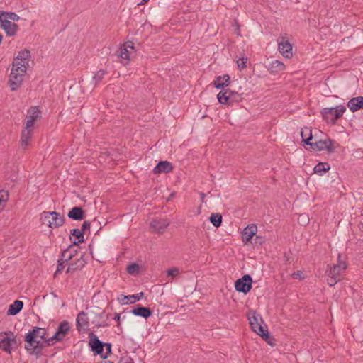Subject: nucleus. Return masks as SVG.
<instances>
[{
	"label": "nucleus",
	"instance_id": "34",
	"mask_svg": "<svg viewBox=\"0 0 363 363\" xmlns=\"http://www.w3.org/2000/svg\"><path fill=\"white\" fill-rule=\"evenodd\" d=\"M0 16L8 21H18L20 17L14 12L0 11Z\"/></svg>",
	"mask_w": 363,
	"mask_h": 363
},
{
	"label": "nucleus",
	"instance_id": "4",
	"mask_svg": "<svg viewBox=\"0 0 363 363\" xmlns=\"http://www.w3.org/2000/svg\"><path fill=\"white\" fill-rule=\"evenodd\" d=\"M346 111L344 105H339L333 108H324L321 110V115L323 120L332 124H335Z\"/></svg>",
	"mask_w": 363,
	"mask_h": 363
},
{
	"label": "nucleus",
	"instance_id": "45",
	"mask_svg": "<svg viewBox=\"0 0 363 363\" xmlns=\"http://www.w3.org/2000/svg\"><path fill=\"white\" fill-rule=\"evenodd\" d=\"M123 45L127 48L129 50L131 51V55H133V53H135V48H134V45H133V43L131 42V41H128L126 43H125L123 44Z\"/></svg>",
	"mask_w": 363,
	"mask_h": 363
},
{
	"label": "nucleus",
	"instance_id": "16",
	"mask_svg": "<svg viewBox=\"0 0 363 363\" xmlns=\"http://www.w3.org/2000/svg\"><path fill=\"white\" fill-rule=\"evenodd\" d=\"M40 335V340L46 344V346H50L47 341L50 337L47 336V332L45 328H39V327H33L32 330H30L27 333V340L28 341L33 342V335Z\"/></svg>",
	"mask_w": 363,
	"mask_h": 363
},
{
	"label": "nucleus",
	"instance_id": "46",
	"mask_svg": "<svg viewBox=\"0 0 363 363\" xmlns=\"http://www.w3.org/2000/svg\"><path fill=\"white\" fill-rule=\"evenodd\" d=\"M113 320L117 322V327L121 328V314L116 313L114 314Z\"/></svg>",
	"mask_w": 363,
	"mask_h": 363
},
{
	"label": "nucleus",
	"instance_id": "1",
	"mask_svg": "<svg viewBox=\"0 0 363 363\" xmlns=\"http://www.w3.org/2000/svg\"><path fill=\"white\" fill-rule=\"evenodd\" d=\"M41 117V111L38 106H31L27 111V121L21 133V145L25 149L33 133V128L36 121Z\"/></svg>",
	"mask_w": 363,
	"mask_h": 363
},
{
	"label": "nucleus",
	"instance_id": "9",
	"mask_svg": "<svg viewBox=\"0 0 363 363\" xmlns=\"http://www.w3.org/2000/svg\"><path fill=\"white\" fill-rule=\"evenodd\" d=\"M70 330V325L67 320H63L61 322L55 334L49 338L48 344L49 345H54L56 342L62 341L65 336L68 334Z\"/></svg>",
	"mask_w": 363,
	"mask_h": 363
},
{
	"label": "nucleus",
	"instance_id": "17",
	"mask_svg": "<svg viewBox=\"0 0 363 363\" xmlns=\"http://www.w3.org/2000/svg\"><path fill=\"white\" fill-rule=\"evenodd\" d=\"M131 313L134 315L147 319L152 315V311L148 307L138 304L132 309Z\"/></svg>",
	"mask_w": 363,
	"mask_h": 363
},
{
	"label": "nucleus",
	"instance_id": "3",
	"mask_svg": "<svg viewBox=\"0 0 363 363\" xmlns=\"http://www.w3.org/2000/svg\"><path fill=\"white\" fill-rule=\"evenodd\" d=\"M21 344L11 331L0 333V348L6 352L11 354V350H16Z\"/></svg>",
	"mask_w": 363,
	"mask_h": 363
},
{
	"label": "nucleus",
	"instance_id": "41",
	"mask_svg": "<svg viewBox=\"0 0 363 363\" xmlns=\"http://www.w3.org/2000/svg\"><path fill=\"white\" fill-rule=\"evenodd\" d=\"M247 57H241L237 61L238 67L240 69H242L247 67Z\"/></svg>",
	"mask_w": 363,
	"mask_h": 363
},
{
	"label": "nucleus",
	"instance_id": "37",
	"mask_svg": "<svg viewBox=\"0 0 363 363\" xmlns=\"http://www.w3.org/2000/svg\"><path fill=\"white\" fill-rule=\"evenodd\" d=\"M9 197L8 191L0 190V211L3 208L2 203H6Z\"/></svg>",
	"mask_w": 363,
	"mask_h": 363
},
{
	"label": "nucleus",
	"instance_id": "8",
	"mask_svg": "<svg viewBox=\"0 0 363 363\" xmlns=\"http://www.w3.org/2000/svg\"><path fill=\"white\" fill-rule=\"evenodd\" d=\"M33 342L28 341V340H27V334L25 335V349L30 354L38 355L41 352L42 350L46 347V344L40 340V335H33Z\"/></svg>",
	"mask_w": 363,
	"mask_h": 363
},
{
	"label": "nucleus",
	"instance_id": "22",
	"mask_svg": "<svg viewBox=\"0 0 363 363\" xmlns=\"http://www.w3.org/2000/svg\"><path fill=\"white\" fill-rule=\"evenodd\" d=\"M68 217L74 220H82L85 218V211L82 207L74 206L68 213Z\"/></svg>",
	"mask_w": 363,
	"mask_h": 363
},
{
	"label": "nucleus",
	"instance_id": "19",
	"mask_svg": "<svg viewBox=\"0 0 363 363\" xmlns=\"http://www.w3.org/2000/svg\"><path fill=\"white\" fill-rule=\"evenodd\" d=\"M340 255H338V263L334 264L330 270L326 271L327 274H330L335 277H340V273L347 267L346 263L340 260Z\"/></svg>",
	"mask_w": 363,
	"mask_h": 363
},
{
	"label": "nucleus",
	"instance_id": "54",
	"mask_svg": "<svg viewBox=\"0 0 363 363\" xmlns=\"http://www.w3.org/2000/svg\"><path fill=\"white\" fill-rule=\"evenodd\" d=\"M99 363H113V362H111V361H105L104 362H99Z\"/></svg>",
	"mask_w": 363,
	"mask_h": 363
},
{
	"label": "nucleus",
	"instance_id": "6",
	"mask_svg": "<svg viewBox=\"0 0 363 363\" xmlns=\"http://www.w3.org/2000/svg\"><path fill=\"white\" fill-rule=\"evenodd\" d=\"M26 70L21 67L13 66L9 79L11 91H16L21 86Z\"/></svg>",
	"mask_w": 363,
	"mask_h": 363
},
{
	"label": "nucleus",
	"instance_id": "29",
	"mask_svg": "<svg viewBox=\"0 0 363 363\" xmlns=\"http://www.w3.org/2000/svg\"><path fill=\"white\" fill-rule=\"evenodd\" d=\"M143 296H144L143 292H140L136 294L128 295V296L123 295V298L121 299V302L122 304H124V305L128 304V303L132 304V303H135L137 301L140 300L143 297Z\"/></svg>",
	"mask_w": 363,
	"mask_h": 363
},
{
	"label": "nucleus",
	"instance_id": "13",
	"mask_svg": "<svg viewBox=\"0 0 363 363\" xmlns=\"http://www.w3.org/2000/svg\"><path fill=\"white\" fill-rule=\"evenodd\" d=\"M252 279L250 275L245 274L235 282V290L244 294L248 293L252 289Z\"/></svg>",
	"mask_w": 363,
	"mask_h": 363
},
{
	"label": "nucleus",
	"instance_id": "10",
	"mask_svg": "<svg viewBox=\"0 0 363 363\" xmlns=\"http://www.w3.org/2000/svg\"><path fill=\"white\" fill-rule=\"evenodd\" d=\"M335 140L327 137L324 140L321 139L315 142H311L308 146L315 151L326 150L328 153H333L335 150Z\"/></svg>",
	"mask_w": 363,
	"mask_h": 363
},
{
	"label": "nucleus",
	"instance_id": "28",
	"mask_svg": "<svg viewBox=\"0 0 363 363\" xmlns=\"http://www.w3.org/2000/svg\"><path fill=\"white\" fill-rule=\"evenodd\" d=\"M23 303L21 301L16 300L12 304L9 306V308L7 311L8 315H17L23 308Z\"/></svg>",
	"mask_w": 363,
	"mask_h": 363
},
{
	"label": "nucleus",
	"instance_id": "50",
	"mask_svg": "<svg viewBox=\"0 0 363 363\" xmlns=\"http://www.w3.org/2000/svg\"><path fill=\"white\" fill-rule=\"evenodd\" d=\"M284 259L286 262H288L290 259L289 253H284Z\"/></svg>",
	"mask_w": 363,
	"mask_h": 363
},
{
	"label": "nucleus",
	"instance_id": "53",
	"mask_svg": "<svg viewBox=\"0 0 363 363\" xmlns=\"http://www.w3.org/2000/svg\"><path fill=\"white\" fill-rule=\"evenodd\" d=\"M149 0H142L140 3H138V5H143L146 4Z\"/></svg>",
	"mask_w": 363,
	"mask_h": 363
},
{
	"label": "nucleus",
	"instance_id": "27",
	"mask_svg": "<svg viewBox=\"0 0 363 363\" xmlns=\"http://www.w3.org/2000/svg\"><path fill=\"white\" fill-rule=\"evenodd\" d=\"M86 264L85 259L83 258V256H81L79 259L76 260L75 262L71 263L67 269V273H73L74 272L77 270H79L82 269Z\"/></svg>",
	"mask_w": 363,
	"mask_h": 363
},
{
	"label": "nucleus",
	"instance_id": "20",
	"mask_svg": "<svg viewBox=\"0 0 363 363\" xmlns=\"http://www.w3.org/2000/svg\"><path fill=\"white\" fill-rule=\"evenodd\" d=\"M352 112H356L359 109H363V96L353 97L350 99L347 104Z\"/></svg>",
	"mask_w": 363,
	"mask_h": 363
},
{
	"label": "nucleus",
	"instance_id": "26",
	"mask_svg": "<svg viewBox=\"0 0 363 363\" xmlns=\"http://www.w3.org/2000/svg\"><path fill=\"white\" fill-rule=\"evenodd\" d=\"M79 247L74 245L73 244L70 245L67 249H65L62 253L61 257L64 258L65 262H68L70 260L77 252V249Z\"/></svg>",
	"mask_w": 363,
	"mask_h": 363
},
{
	"label": "nucleus",
	"instance_id": "48",
	"mask_svg": "<svg viewBox=\"0 0 363 363\" xmlns=\"http://www.w3.org/2000/svg\"><path fill=\"white\" fill-rule=\"evenodd\" d=\"M104 347H106V355L111 354V347H112L111 344L104 342Z\"/></svg>",
	"mask_w": 363,
	"mask_h": 363
},
{
	"label": "nucleus",
	"instance_id": "12",
	"mask_svg": "<svg viewBox=\"0 0 363 363\" xmlns=\"http://www.w3.org/2000/svg\"><path fill=\"white\" fill-rule=\"evenodd\" d=\"M278 50L286 59H290L293 56L292 45L286 36L279 37L277 38Z\"/></svg>",
	"mask_w": 363,
	"mask_h": 363
},
{
	"label": "nucleus",
	"instance_id": "2",
	"mask_svg": "<svg viewBox=\"0 0 363 363\" xmlns=\"http://www.w3.org/2000/svg\"><path fill=\"white\" fill-rule=\"evenodd\" d=\"M247 318L252 330L272 346V339L270 338L267 325L264 324L260 315L257 314L255 311H250L247 313Z\"/></svg>",
	"mask_w": 363,
	"mask_h": 363
},
{
	"label": "nucleus",
	"instance_id": "14",
	"mask_svg": "<svg viewBox=\"0 0 363 363\" xmlns=\"http://www.w3.org/2000/svg\"><path fill=\"white\" fill-rule=\"evenodd\" d=\"M30 57V52L29 50L24 49L20 51L13 60V66L21 67V68L27 69Z\"/></svg>",
	"mask_w": 363,
	"mask_h": 363
},
{
	"label": "nucleus",
	"instance_id": "56",
	"mask_svg": "<svg viewBox=\"0 0 363 363\" xmlns=\"http://www.w3.org/2000/svg\"><path fill=\"white\" fill-rule=\"evenodd\" d=\"M104 314V311H102V312L101 313L100 315H102Z\"/></svg>",
	"mask_w": 363,
	"mask_h": 363
},
{
	"label": "nucleus",
	"instance_id": "31",
	"mask_svg": "<svg viewBox=\"0 0 363 363\" xmlns=\"http://www.w3.org/2000/svg\"><path fill=\"white\" fill-rule=\"evenodd\" d=\"M70 234L72 236L75 237L78 240L72 241V244L79 247V243H82L84 241V233L78 228L71 230Z\"/></svg>",
	"mask_w": 363,
	"mask_h": 363
},
{
	"label": "nucleus",
	"instance_id": "40",
	"mask_svg": "<svg viewBox=\"0 0 363 363\" xmlns=\"http://www.w3.org/2000/svg\"><path fill=\"white\" fill-rule=\"evenodd\" d=\"M327 275L328 277V278L327 279L328 284L330 286H335L341 279V277H335L330 274H327Z\"/></svg>",
	"mask_w": 363,
	"mask_h": 363
},
{
	"label": "nucleus",
	"instance_id": "36",
	"mask_svg": "<svg viewBox=\"0 0 363 363\" xmlns=\"http://www.w3.org/2000/svg\"><path fill=\"white\" fill-rule=\"evenodd\" d=\"M126 270L130 274H137L139 273L140 267L138 264L132 263L128 265Z\"/></svg>",
	"mask_w": 363,
	"mask_h": 363
},
{
	"label": "nucleus",
	"instance_id": "42",
	"mask_svg": "<svg viewBox=\"0 0 363 363\" xmlns=\"http://www.w3.org/2000/svg\"><path fill=\"white\" fill-rule=\"evenodd\" d=\"M274 67H277L278 71H282L285 69V65L279 60L274 61Z\"/></svg>",
	"mask_w": 363,
	"mask_h": 363
},
{
	"label": "nucleus",
	"instance_id": "30",
	"mask_svg": "<svg viewBox=\"0 0 363 363\" xmlns=\"http://www.w3.org/2000/svg\"><path fill=\"white\" fill-rule=\"evenodd\" d=\"M301 136L303 144L308 145L313 138L312 129L309 127H304L301 129Z\"/></svg>",
	"mask_w": 363,
	"mask_h": 363
},
{
	"label": "nucleus",
	"instance_id": "33",
	"mask_svg": "<svg viewBox=\"0 0 363 363\" xmlns=\"http://www.w3.org/2000/svg\"><path fill=\"white\" fill-rule=\"evenodd\" d=\"M209 220L213 226L218 228L222 224L223 218L220 213H212L209 218Z\"/></svg>",
	"mask_w": 363,
	"mask_h": 363
},
{
	"label": "nucleus",
	"instance_id": "55",
	"mask_svg": "<svg viewBox=\"0 0 363 363\" xmlns=\"http://www.w3.org/2000/svg\"><path fill=\"white\" fill-rule=\"evenodd\" d=\"M130 362H125V363H133L132 359L130 358Z\"/></svg>",
	"mask_w": 363,
	"mask_h": 363
},
{
	"label": "nucleus",
	"instance_id": "51",
	"mask_svg": "<svg viewBox=\"0 0 363 363\" xmlns=\"http://www.w3.org/2000/svg\"><path fill=\"white\" fill-rule=\"evenodd\" d=\"M199 194H200V196H201V201L203 202L204 201V199L206 197V194L204 193H202V192L200 193Z\"/></svg>",
	"mask_w": 363,
	"mask_h": 363
},
{
	"label": "nucleus",
	"instance_id": "24",
	"mask_svg": "<svg viewBox=\"0 0 363 363\" xmlns=\"http://www.w3.org/2000/svg\"><path fill=\"white\" fill-rule=\"evenodd\" d=\"M257 232V226L255 225H247L242 232V240L244 242H249Z\"/></svg>",
	"mask_w": 363,
	"mask_h": 363
},
{
	"label": "nucleus",
	"instance_id": "18",
	"mask_svg": "<svg viewBox=\"0 0 363 363\" xmlns=\"http://www.w3.org/2000/svg\"><path fill=\"white\" fill-rule=\"evenodd\" d=\"M169 225V222L164 218L153 219L150 223V227L158 233H162Z\"/></svg>",
	"mask_w": 363,
	"mask_h": 363
},
{
	"label": "nucleus",
	"instance_id": "32",
	"mask_svg": "<svg viewBox=\"0 0 363 363\" xmlns=\"http://www.w3.org/2000/svg\"><path fill=\"white\" fill-rule=\"evenodd\" d=\"M330 168V166L328 162H319L314 167L313 171L315 173L322 175L323 173L328 172Z\"/></svg>",
	"mask_w": 363,
	"mask_h": 363
},
{
	"label": "nucleus",
	"instance_id": "25",
	"mask_svg": "<svg viewBox=\"0 0 363 363\" xmlns=\"http://www.w3.org/2000/svg\"><path fill=\"white\" fill-rule=\"evenodd\" d=\"M230 83V76L225 74L223 76H218L213 82L214 86L216 89H224Z\"/></svg>",
	"mask_w": 363,
	"mask_h": 363
},
{
	"label": "nucleus",
	"instance_id": "44",
	"mask_svg": "<svg viewBox=\"0 0 363 363\" xmlns=\"http://www.w3.org/2000/svg\"><path fill=\"white\" fill-rule=\"evenodd\" d=\"M90 225H91L90 221H89V220L84 221V223L82 225V229L80 230L82 231V233H83L84 234L87 230H89Z\"/></svg>",
	"mask_w": 363,
	"mask_h": 363
},
{
	"label": "nucleus",
	"instance_id": "23",
	"mask_svg": "<svg viewBox=\"0 0 363 363\" xmlns=\"http://www.w3.org/2000/svg\"><path fill=\"white\" fill-rule=\"evenodd\" d=\"M173 169L172 164L168 161H160L153 169L154 174L169 173Z\"/></svg>",
	"mask_w": 363,
	"mask_h": 363
},
{
	"label": "nucleus",
	"instance_id": "7",
	"mask_svg": "<svg viewBox=\"0 0 363 363\" xmlns=\"http://www.w3.org/2000/svg\"><path fill=\"white\" fill-rule=\"evenodd\" d=\"M217 99L219 103L222 104L231 105L234 102H239L242 100V94H238L229 89L220 91L218 95Z\"/></svg>",
	"mask_w": 363,
	"mask_h": 363
},
{
	"label": "nucleus",
	"instance_id": "5",
	"mask_svg": "<svg viewBox=\"0 0 363 363\" xmlns=\"http://www.w3.org/2000/svg\"><path fill=\"white\" fill-rule=\"evenodd\" d=\"M43 223H48L50 228H58L64 224L65 218L56 211H43L41 214Z\"/></svg>",
	"mask_w": 363,
	"mask_h": 363
},
{
	"label": "nucleus",
	"instance_id": "49",
	"mask_svg": "<svg viewBox=\"0 0 363 363\" xmlns=\"http://www.w3.org/2000/svg\"><path fill=\"white\" fill-rule=\"evenodd\" d=\"M301 217L302 218L303 224H306L308 223L309 219L307 216H306L305 215H301Z\"/></svg>",
	"mask_w": 363,
	"mask_h": 363
},
{
	"label": "nucleus",
	"instance_id": "38",
	"mask_svg": "<svg viewBox=\"0 0 363 363\" xmlns=\"http://www.w3.org/2000/svg\"><path fill=\"white\" fill-rule=\"evenodd\" d=\"M105 74L106 72L103 69H100L99 71L96 72L94 76L93 77V79L95 81V83L98 84L99 82H101L104 78Z\"/></svg>",
	"mask_w": 363,
	"mask_h": 363
},
{
	"label": "nucleus",
	"instance_id": "39",
	"mask_svg": "<svg viewBox=\"0 0 363 363\" xmlns=\"http://www.w3.org/2000/svg\"><path fill=\"white\" fill-rule=\"evenodd\" d=\"M67 262H65L64 260V258H62V257L60 259H58V264H57V270L55 272V277L57 275V273L61 272L65 269V264Z\"/></svg>",
	"mask_w": 363,
	"mask_h": 363
},
{
	"label": "nucleus",
	"instance_id": "47",
	"mask_svg": "<svg viewBox=\"0 0 363 363\" xmlns=\"http://www.w3.org/2000/svg\"><path fill=\"white\" fill-rule=\"evenodd\" d=\"M291 277L294 278V279H303V276H302V272L301 271H298L296 272H294L291 274Z\"/></svg>",
	"mask_w": 363,
	"mask_h": 363
},
{
	"label": "nucleus",
	"instance_id": "11",
	"mask_svg": "<svg viewBox=\"0 0 363 363\" xmlns=\"http://www.w3.org/2000/svg\"><path fill=\"white\" fill-rule=\"evenodd\" d=\"M89 346L95 355H101L102 359H106L107 355H104V342L101 341L94 333H89Z\"/></svg>",
	"mask_w": 363,
	"mask_h": 363
},
{
	"label": "nucleus",
	"instance_id": "43",
	"mask_svg": "<svg viewBox=\"0 0 363 363\" xmlns=\"http://www.w3.org/2000/svg\"><path fill=\"white\" fill-rule=\"evenodd\" d=\"M179 273V269L177 267H173L167 270V276L175 277Z\"/></svg>",
	"mask_w": 363,
	"mask_h": 363
},
{
	"label": "nucleus",
	"instance_id": "52",
	"mask_svg": "<svg viewBox=\"0 0 363 363\" xmlns=\"http://www.w3.org/2000/svg\"><path fill=\"white\" fill-rule=\"evenodd\" d=\"M96 325L98 327V328H101V327H105V326H107L108 324L106 323H96Z\"/></svg>",
	"mask_w": 363,
	"mask_h": 363
},
{
	"label": "nucleus",
	"instance_id": "15",
	"mask_svg": "<svg viewBox=\"0 0 363 363\" xmlns=\"http://www.w3.org/2000/svg\"><path fill=\"white\" fill-rule=\"evenodd\" d=\"M0 27L5 31L7 36H15L18 30V26L0 16Z\"/></svg>",
	"mask_w": 363,
	"mask_h": 363
},
{
	"label": "nucleus",
	"instance_id": "35",
	"mask_svg": "<svg viewBox=\"0 0 363 363\" xmlns=\"http://www.w3.org/2000/svg\"><path fill=\"white\" fill-rule=\"evenodd\" d=\"M123 60H130L131 57V51L127 49L123 45L120 48L119 53L118 54Z\"/></svg>",
	"mask_w": 363,
	"mask_h": 363
},
{
	"label": "nucleus",
	"instance_id": "21",
	"mask_svg": "<svg viewBox=\"0 0 363 363\" xmlns=\"http://www.w3.org/2000/svg\"><path fill=\"white\" fill-rule=\"evenodd\" d=\"M76 325L79 332H80L82 329L85 330L88 328L89 318L85 312L81 311L79 313L76 319Z\"/></svg>",
	"mask_w": 363,
	"mask_h": 363
}]
</instances>
